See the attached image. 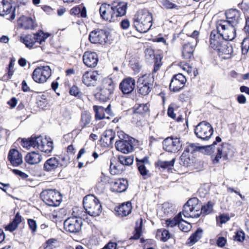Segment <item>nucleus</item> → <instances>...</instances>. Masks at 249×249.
Masks as SVG:
<instances>
[{
	"mask_svg": "<svg viewBox=\"0 0 249 249\" xmlns=\"http://www.w3.org/2000/svg\"><path fill=\"white\" fill-rule=\"evenodd\" d=\"M127 7V3L123 2L111 4L103 3L99 9L101 18L107 22H115L119 18L125 15Z\"/></svg>",
	"mask_w": 249,
	"mask_h": 249,
	"instance_id": "nucleus-1",
	"label": "nucleus"
},
{
	"mask_svg": "<svg viewBox=\"0 0 249 249\" xmlns=\"http://www.w3.org/2000/svg\"><path fill=\"white\" fill-rule=\"evenodd\" d=\"M116 83L110 76L104 78L94 94L95 98L100 102H106L109 100L114 94Z\"/></svg>",
	"mask_w": 249,
	"mask_h": 249,
	"instance_id": "nucleus-2",
	"label": "nucleus"
},
{
	"mask_svg": "<svg viewBox=\"0 0 249 249\" xmlns=\"http://www.w3.org/2000/svg\"><path fill=\"white\" fill-rule=\"evenodd\" d=\"M152 14L148 10H139L133 18V25L136 30L141 33H145L152 25Z\"/></svg>",
	"mask_w": 249,
	"mask_h": 249,
	"instance_id": "nucleus-3",
	"label": "nucleus"
},
{
	"mask_svg": "<svg viewBox=\"0 0 249 249\" xmlns=\"http://www.w3.org/2000/svg\"><path fill=\"white\" fill-rule=\"evenodd\" d=\"M221 142V139L219 136H217L215 141L209 145L205 146V150L208 155H212L215 153L216 155L213 159V163L217 164L219 163L220 159L223 160H227L229 159L230 149L228 148V145L222 143L217 145V142Z\"/></svg>",
	"mask_w": 249,
	"mask_h": 249,
	"instance_id": "nucleus-4",
	"label": "nucleus"
},
{
	"mask_svg": "<svg viewBox=\"0 0 249 249\" xmlns=\"http://www.w3.org/2000/svg\"><path fill=\"white\" fill-rule=\"evenodd\" d=\"M83 207L92 217L99 216L102 213V207L99 199L94 195H86L83 200Z\"/></svg>",
	"mask_w": 249,
	"mask_h": 249,
	"instance_id": "nucleus-5",
	"label": "nucleus"
},
{
	"mask_svg": "<svg viewBox=\"0 0 249 249\" xmlns=\"http://www.w3.org/2000/svg\"><path fill=\"white\" fill-rule=\"evenodd\" d=\"M117 136L119 140L115 144L116 150L124 154L132 152L134 150V139L122 130L117 131Z\"/></svg>",
	"mask_w": 249,
	"mask_h": 249,
	"instance_id": "nucleus-6",
	"label": "nucleus"
},
{
	"mask_svg": "<svg viewBox=\"0 0 249 249\" xmlns=\"http://www.w3.org/2000/svg\"><path fill=\"white\" fill-rule=\"evenodd\" d=\"M201 204L196 197L190 198L183 206L182 214L186 217H199L201 215Z\"/></svg>",
	"mask_w": 249,
	"mask_h": 249,
	"instance_id": "nucleus-7",
	"label": "nucleus"
},
{
	"mask_svg": "<svg viewBox=\"0 0 249 249\" xmlns=\"http://www.w3.org/2000/svg\"><path fill=\"white\" fill-rule=\"evenodd\" d=\"M40 196L47 205L52 207L58 206L62 200V195L56 189L44 190L40 193Z\"/></svg>",
	"mask_w": 249,
	"mask_h": 249,
	"instance_id": "nucleus-8",
	"label": "nucleus"
},
{
	"mask_svg": "<svg viewBox=\"0 0 249 249\" xmlns=\"http://www.w3.org/2000/svg\"><path fill=\"white\" fill-rule=\"evenodd\" d=\"M154 78L149 74H144L137 80V90L139 96L149 94L153 88Z\"/></svg>",
	"mask_w": 249,
	"mask_h": 249,
	"instance_id": "nucleus-9",
	"label": "nucleus"
},
{
	"mask_svg": "<svg viewBox=\"0 0 249 249\" xmlns=\"http://www.w3.org/2000/svg\"><path fill=\"white\" fill-rule=\"evenodd\" d=\"M236 26L228 24L223 19H218L215 22L216 28L221 30V34L227 41H231L236 37Z\"/></svg>",
	"mask_w": 249,
	"mask_h": 249,
	"instance_id": "nucleus-10",
	"label": "nucleus"
},
{
	"mask_svg": "<svg viewBox=\"0 0 249 249\" xmlns=\"http://www.w3.org/2000/svg\"><path fill=\"white\" fill-rule=\"evenodd\" d=\"M194 133L198 139L203 141H207L212 136L213 129L209 123L203 121L200 122L195 127Z\"/></svg>",
	"mask_w": 249,
	"mask_h": 249,
	"instance_id": "nucleus-11",
	"label": "nucleus"
},
{
	"mask_svg": "<svg viewBox=\"0 0 249 249\" xmlns=\"http://www.w3.org/2000/svg\"><path fill=\"white\" fill-rule=\"evenodd\" d=\"M187 83L185 76L181 73L174 74L169 86V90L174 93H178L185 88Z\"/></svg>",
	"mask_w": 249,
	"mask_h": 249,
	"instance_id": "nucleus-12",
	"label": "nucleus"
},
{
	"mask_svg": "<svg viewBox=\"0 0 249 249\" xmlns=\"http://www.w3.org/2000/svg\"><path fill=\"white\" fill-rule=\"evenodd\" d=\"M52 74V70L49 66L38 67L32 73V78L38 83H44Z\"/></svg>",
	"mask_w": 249,
	"mask_h": 249,
	"instance_id": "nucleus-13",
	"label": "nucleus"
},
{
	"mask_svg": "<svg viewBox=\"0 0 249 249\" xmlns=\"http://www.w3.org/2000/svg\"><path fill=\"white\" fill-rule=\"evenodd\" d=\"M181 147V142L180 138L178 137H168L162 142L163 150L170 153H177L180 150Z\"/></svg>",
	"mask_w": 249,
	"mask_h": 249,
	"instance_id": "nucleus-14",
	"label": "nucleus"
},
{
	"mask_svg": "<svg viewBox=\"0 0 249 249\" xmlns=\"http://www.w3.org/2000/svg\"><path fill=\"white\" fill-rule=\"evenodd\" d=\"M108 33L103 29H96L90 32L89 41L93 44H105L108 40Z\"/></svg>",
	"mask_w": 249,
	"mask_h": 249,
	"instance_id": "nucleus-15",
	"label": "nucleus"
},
{
	"mask_svg": "<svg viewBox=\"0 0 249 249\" xmlns=\"http://www.w3.org/2000/svg\"><path fill=\"white\" fill-rule=\"evenodd\" d=\"M226 41L221 34V30L216 28L211 32L209 36V47L214 51L216 50Z\"/></svg>",
	"mask_w": 249,
	"mask_h": 249,
	"instance_id": "nucleus-16",
	"label": "nucleus"
},
{
	"mask_svg": "<svg viewBox=\"0 0 249 249\" xmlns=\"http://www.w3.org/2000/svg\"><path fill=\"white\" fill-rule=\"evenodd\" d=\"M99 75L98 71L88 70L83 74L81 81L87 87H93L97 85Z\"/></svg>",
	"mask_w": 249,
	"mask_h": 249,
	"instance_id": "nucleus-17",
	"label": "nucleus"
},
{
	"mask_svg": "<svg viewBox=\"0 0 249 249\" xmlns=\"http://www.w3.org/2000/svg\"><path fill=\"white\" fill-rule=\"evenodd\" d=\"M136 81L134 78L128 76L124 78L119 84V88L124 95L131 94L135 89Z\"/></svg>",
	"mask_w": 249,
	"mask_h": 249,
	"instance_id": "nucleus-18",
	"label": "nucleus"
},
{
	"mask_svg": "<svg viewBox=\"0 0 249 249\" xmlns=\"http://www.w3.org/2000/svg\"><path fill=\"white\" fill-rule=\"evenodd\" d=\"M9 15L6 18L9 20H13L15 19V8L13 7L12 4L9 2L8 0H0V16H5Z\"/></svg>",
	"mask_w": 249,
	"mask_h": 249,
	"instance_id": "nucleus-19",
	"label": "nucleus"
},
{
	"mask_svg": "<svg viewBox=\"0 0 249 249\" xmlns=\"http://www.w3.org/2000/svg\"><path fill=\"white\" fill-rule=\"evenodd\" d=\"M82 222L75 217H69L64 222L65 230L71 233L78 232L81 229Z\"/></svg>",
	"mask_w": 249,
	"mask_h": 249,
	"instance_id": "nucleus-20",
	"label": "nucleus"
},
{
	"mask_svg": "<svg viewBox=\"0 0 249 249\" xmlns=\"http://www.w3.org/2000/svg\"><path fill=\"white\" fill-rule=\"evenodd\" d=\"M241 13L236 9L231 8L227 10L225 12L226 19H223L225 22L231 25H237L241 19Z\"/></svg>",
	"mask_w": 249,
	"mask_h": 249,
	"instance_id": "nucleus-21",
	"label": "nucleus"
},
{
	"mask_svg": "<svg viewBox=\"0 0 249 249\" xmlns=\"http://www.w3.org/2000/svg\"><path fill=\"white\" fill-rule=\"evenodd\" d=\"M128 186L126 179L124 178H117L112 180L109 187L110 191L114 193H121L127 189Z\"/></svg>",
	"mask_w": 249,
	"mask_h": 249,
	"instance_id": "nucleus-22",
	"label": "nucleus"
},
{
	"mask_svg": "<svg viewBox=\"0 0 249 249\" xmlns=\"http://www.w3.org/2000/svg\"><path fill=\"white\" fill-rule=\"evenodd\" d=\"M7 159L13 167L19 166L23 163L22 154L15 148H12L9 151Z\"/></svg>",
	"mask_w": 249,
	"mask_h": 249,
	"instance_id": "nucleus-23",
	"label": "nucleus"
},
{
	"mask_svg": "<svg viewBox=\"0 0 249 249\" xmlns=\"http://www.w3.org/2000/svg\"><path fill=\"white\" fill-rule=\"evenodd\" d=\"M136 162L138 170L143 178L146 179L150 177V174L149 173V170L145 166V164H149L150 163L149 158L147 156H145L142 159L136 158Z\"/></svg>",
	"mask_w": 249,
	"mask_h": 249,
	"instance_id": "nucleus-24",
	"label": "nucleus"
},
{
	"mask_svg": "<svg viewBox=\"0 0 249 249\" xmlns=\"http://www.w3.org/2000/svg\"><path fill=\"white\" fill-rule=\"evenodd\" d=\"M215 51L216 52L219 57L222 59H230L233 55L232 47L228 41H226Z\"/></svg>",
	"mask_w": 249,
	"mask_h": 249,
	"instance_id": "nucleus-25",
	"label": "nucleus"
},
{
	"mask_svg": "<svg viewBox=\"0 0 249 249\" xmlns=\"http://www.w3.org/2000/svg\"><path fill=\"white\" fill-rule=\"evenodd\" d=\"M84 64L89 68H95L98 62V56L95 52H86L83 56Z\"/></svg>",
	"mask_w": 249,
	"mask_h": 249,
	"instance_id": "nucleus-26",
	"label": "nucleus"
},
{
	"mask_svg": "<svg viewBox=\"0 0 249 249\" xmlns=\"http://www.w3.org/2000/svg\"><path fill=\"white\" fill-rule=\"evenodd\" d=\"M196 45L192 42L188 41L182 47V57L183 59L190 60L194 58V53Z\"/></svg>",
	"mask_w": 249,
	"mask_h": 249,
	"instance_id": "nucleus-27",
	"label": "nucleus"
},
{
	"mask_svg": "<svg viewBox=\"0 0 249 249\" xmlns=\"http://www.w3.org/2000/svg\"><path fill=\"white\" fill-rule=\"evenodd\" d=\"M132 206L130 201L122 203L115 208L116 215L119 217H124L129 215L132 212Z\"/></svg>",
	"mask_w": 249,
	"mask_h": 249,
	"instance_id": "nucleus-28",
	"label": "nucleus"
},
{
	"mask_svg": "<svg viewBox=\"0 0 249 249\" xmlns=\"http://www.w3.org/2000/svg\"><path fill=\"white\" fill-rule=\"evenodd\" d=\"M34 97L36 98V104L39 108L45 110L50 107L48 100L49 96L47 93H37Z\"/></svg>",
	"mask_w": 249,
	"mask_h": 249,
	"instance_id": "nucleus-29",
	"label": "nucleus"
},
{
	"mask_svg": "<svg viewBox=\"0 0 249 249\" xmlns=\"http://www.w3.org/2000/svg\"><path fill=\"white\" fill-rule=\"evenodd\" d=\"M70 14L78 18H86L87 11L83 3L73 7L70 10Z\"/></svg>",
	"mask_w": 249,
	"mask_h": 249,
	"instance_id": "nucleus-30",
	"label": "nucleus"
},
{
	"mask_svg": "<svg viewBox=\"0 0 249 249\" xmlns=\"http://www.w3.org/2000/svg\"><path fill=\"white\" fill-rule=\"evenodd\" d=\"M91 114L88 111H84L81 112L80 119L79 123L81 130L89 127L91 124Z\"/></svg>",
	"mask_w": 249,
	"mask_h": 249,
	"instance_id": "nucleus-31",
	"label": "nucleus"
},
{
	"mask_svg": "<svg viewBox=\"0 0 249 249\" xmlns=\"http://www.w3.org/2000/svg\"><path fill=\"white\" fill-rule=\"evenodd\" d=\"M115 137V133L112 129L106 130L102 135L101 142L105 146H109L111 145Z\"/></svg>",
	"mask_w": 249,
	"mask_h": 249,
	"instance_id": "nucleus-32",
	"label": "nucleus"
},
{
	"mask_svg": "<svg viewBox=\"0 0 249 249\" xmlns=\"http://www.w3.org/2000/svg\"><path fill=\"white\" fill-rule=\"evenodd\" d=\"M203 234V230L200 228H197L187 239L186 245L189 247L194 245L202 238Z\"/></svg>",
	"mask_w": 249,
	"mask_h": 249,
	"instance_id": "nucleus-33",
	"label": "nucleus"
},
{
	"mask_svg": "<svg viewBox=\"0 0 249 249\" xmlns=\"http://www.w3.org/2000/svg\"><path fill=\"white\" fill-rule=\"evenodd\" d=\"M60 164V162L56 157H52L45 162L43 166L44 170L46 172L54 171L59 167Z\"/></svg>",
	"mask_w": 249,
	"mask_h": 249,
	"instance_id": "nucleus-34",
	"label": "nucleus"
},
{
	"mask_svg": "<svg viewBox=\"0 0 249 249\" xmlns=\"http://www.w3.org/2000/svg\"><path fill=\"white\" fill-rule=\"evenodd\" d=\"M126 169L124 166L120 164L117 160L111 161L109 166V172L112 175L122 174Z\"/></svg>",
	"mask_w": 249,
	"mask_h": 249,
	"instance_id": "nucleus-35",
	"label": "nucleus"
},
{
	"mask_svg": "<svg viewBox=\"0 0 249 249\" xmlns=\"http://www.w3.org/2000/svg\"><path fill=\"white\" fill-rule=\"evenodd\" d=\"M175 161V158H173L170 161H163L160 160H159L155 162V166L156 168H158L159 170H167L169 171L172 170Z\"/></svg>",
	"mask_w": 249,
	"mask_h": 249,
	"instance_id": "nucleus-36",
	"label": "nucleus"
},
{
	"mask_svg": "<svg viewBox=\"0 0 249 249\" xmlns=\"http://www.w3.org/2000/svg\"><path fill=\"white\" fill-rule=\"evenodd\" d=\"M33 36L34 42L41 44L45 41L48 37L51 36L52 34L49 33H45L41 29L38 28V31L36 33H33Z\"/></svg>",
	"mask_w": 249,
	"mask_h": 249,
	"instance_id": "nucleus-37",
	"label": "nucleus"
},
{
	"mask_svg": "<svg viewBox=\"0 0 249 249\" xmlns=\"http://www.w3.org/2000/svg\"><path fill=\"white\" fill-rule=\"evenodd\" d=\"M148 103L137 104L133 107V111L147 117L149 116L150 111Z\"/></svg>",
	"mask_w": 249,
	"mask_h": 249,
	"instance_id": "nucleus-38",
	"label": "nucleus"
},
{
	"mask_svg": "<svg viewBox=\"0 0 249 249\" xmlns=\"http://www.w3.org/2000/svg\"><path fill=\"white\" fill-rule=\"evenodd\" d=\"M143 227V219L140 217L135 222V226L134 230L133 232V235L132 236L130 239L138 240L142 234Z\"/></svg>",
	"mask_w": 249,
	"mask_h": 249,
	"instance_id": "nucleus-39",
	"label": "nucleus"
},
{
	"mask_svg": "<svg viewBox=\"0 0 249 249\" xmlns=\"http://www.w3.org/2000/svg\"><path fill=\"white\" fill-rule=\"evenodd\" d=\"M147 122V117L133 111L131 122L137 126H142Z\"/></svg>",
	"mask_w": 249,
	"mask_h": 249,
	"instance_id": "nucleus-40",
	"label": "nucleus"
},
{
	"mask_svg": "<svg viewBox=\"0 0 249 249\" xmlns=\"http://www.w3.org/2000/svg\"><path fill=\"white\" fill-rule=\"evenodd\" d=\"M53 142L51 138L45 137L43 143L40 151L47 154H50L53 149Z\"/></svg>",
	"mask_w": 249,
	"mask_h": 249,
	"instance_id": "nucleus-41",
	"label": "nucleus"
},
{
	"mask_svg": "<svg viewBox=\"0 0 249 249\" xmlns=\"http://www.w3.org/2000/svg\"><path fill=\"white\" fill-rule=\"evenodd\" d=\"M182 213L179 212L174 218H168L165 220V224L167 228H173L176 226H178L180 222L183 221L182 218Z\"/></svg>",
	"mask_w": 249,
	"mask_h": 249,
	"instance_id": "nucleus-42",
	"label": "nucleus"
},
{
	"mask_svg": "<svg viewBox=\"0 0 249 249\" xmlns=\"http://www.w3.org/2000/svg\"><path fill=\"white\" fill-rule=\"evenodd\" d=\"M21 222V216L18 213H17L13 220L8 225L4 226V228L6 231H13L17 228L18 224Z\"/></svg>",
	"mask_w": 249,
	"mask_h": 249,
	"instance_id": "nucleus-43",
	"label": "nucleus"
},
{
	"mask_svg": "<svg viewBox=\"0 0 249 249\" xmlns=\"http://www.w3.org/2000/svg\"><path fill=\"white\" fill-rule=\"evenodd\" d=\"M163 56L160 54H156L155 57L153 58V69L152 71V74H155L160 71L163 64L162 59Z\"/></svg>",
	"mask_w": 249,
	"mask_h": 249,
	"instance_id": "nucleus-44",
	"label": "nucleus"
},
{
	"mask_svg": "<svg viewBox=\"0 0 249 249\" xmlns=\"http://www.w3.org/2000/svg\"><path fill=\"white\" fill-rule=\"evenodd\" d=\"M171 235L169 231L165 229H159L157 231L156 237L161 241L165 242L171 238Z\"/></svg>",
	"mask_w": 249,
	"mask_h": 249,
	"instance_id": "nucleus-45",
	"label": "nucleus"
},
{
	"mask_svg": "<svg viewBox=\"0 0 249 249\" xmlns=\"http://www.w3.org/2000/svg\"><path fill=\"white\" fill-rule=\"evenodd\" d=\"M86 214L88 213V212L85 210V208L80 207H74L72 208V217H75L76 219L78 218L82 219L86 216Z\"/></svg>",
	"mask_w": 249,
	"mask_h": 249,
	"instance_id": "nucleus-46",
	"label": "nucleus"
},
{
	"mask_svg": "<svg viewBox=\"0 0 249 249\" xmlns=\"http://www.w3.org/2000/svg\"><path fill=\"white\" fill-rule=\"evenodd\" d=\"M69 93L71 96L79 99H81L83 96V93L81 89L76 85H73L72 86L70 87Z\"/></svg>",
	"mask_w": 249,
	"mask_h": 249,
	"instance_id": "nucleus-47",
	"label": "nucleus"
},
{
	"mask_svg": "<svg viewBox=\"0 0 249 249\" xmlns=\"http://www.w3.org/2000/svg\"><path fill=\"white\" fill-rule=\"evenodd\" d=\"M44 138L45 137L41 135L32 136V147L40 151L43 143Z\"/></svg>",
	"mask_w": 249,
	"mask_h": 249,
	"instance_id": "nucleus-48",
	"label": "nucleus"
},
{
	"mask_svg": "<svg viewBox=\"0 0 249 249\" xmlns=\"http://www.w3.org/2000/svg\"><path fill=\"white\" fill-rule=\"evenodd\" d=\"M118 161L121 164L124 166H130L132 165L134 161V157L133 156H118Z\"/></svg>",
	"mask_w": 249,
	"mask_h": 249,
	"instance_id": "nucleus-49",
	"label": "nucleus"
},
{
	"mask_svg": "<svg viewBox=\"0 0 249 249\" xmlns=\"http://www.w3.org/2000/svg\"><path fill=\"white\" fill-rule=\"evenodd\" d=\"M214 205V203L211 201H209L206 204H204L203 205H201V208L200 211L201 214L203 215H206L211 213L213 210V207Z\"/></svg>",
	"mask_w": 249,
	"mask_h": 249,
	"instance_id": "nucleus-50",
	"label": "nucleus"
},
{
	"mask_svg": "<svg viewBox=\"0 0 249 249\" xmlns=\"http://www.w3.org/2000/svg\"><path fill=\"white\" fill-rule=\"evenodd\" d=\"M18 23L24 29H30L31 27V18L22 16L18 20Z\"/></svg>",
	"mask_w": 249,
	"mask_h": 249,
	"instance_id": "nucleus-51",
	"label": "nucleus"
},
{
	"mask_svg": "<svg viewBox=\"0 0 249 249\" xmlns=\"http://www.w3.org/2000/svg\"><path fill=\"white\" fill-rule=\"evenodd\" d=\"M93 110L94 111L95 119L96 120H102L106 117L104 107L102 106H93Z\"/></svg>",
	"mask_w": 249,
	"mask_h": 249,
	"instance_id": "nucleus-52",
	"label": "nucleus"
},
{
	"mask_svg": "<svg viewBox=\"0 0 249 249\" xmlns=\"http://www.w3.org/2000/svg\"><path fill=\"white\" fill-rule=\"evenodd\" d=\"M177 108V105L175 103L171 104L169 106L167 109V115L169 117L174 120H177L178 122H179L182 120V118L181 116H178L177 118L176 117V115L174 113V111Z\"/></svg>",
	"mask_w": 249,
	"mask_h": 249,
	"instance_id": "nucleus-53",
	"label": "nucleus"
},
{
	"mask_svg": "<svg viewBox=\"0 0 249 249\" xmlns=\"http://www.w3.org/2000/svg\"><path fill=\"white\" fill-rule=\"evenodd\" d=\"M112 181V179L109 176H106L105 174L102 173L99 180L97 183V185L105 186L107 184H110V186Z\"/></svg>",
	"mask_w": 249,
	"mask_h": 249,
	"instance_id": "nucleus-54",
	"label": "nucleus"
},
{
	"mask_svg": "<svg viewBox=\"0 0 249 249\" xmlns=\"http://www.w3.org/2000/svg\"><path fill=\"white\" fill-rule=\"evenodd\" d=\"M14 60L13 59H11L10 63L8 65V72L6 74H5L3 76L2 78L4 81H8L10 79H11L12 76L14 73Z\"/></svg>",
	"mask_w": 249,
	"mask_h": 249,
	"instance_id": "nucleus-55",
	"label": "nucleus"
},
{
	"mask_svg": "<svg viewBox=\"0 0 249 249\" xmlns=\"http://www.w3.org/2000/svg\"><path fill=\"white\" fill-rule=\"evenodd\" d=\"M246 237V234L245 232L242 230H237L234 232V235L233 236V240L237 242L242 243L245 240Z\"/></svg>",
	"mask_w": 249,
	"mask_h": 249,
	"instance_id": "nucleus-56",
	"label": "nucleus"
},
{
	"mask_svg": "<svg viewBox=\"0 0 249 249\" xmlns=\"http://www.w3.org/2000/svg\"><path fill=\"white\" fill-rule=\"evenodd\" d=\"M179 163L184 166H188L191 163L190 155L183 152L180 157Z\"/></svg>",
	"mask_w": 249,
	"mask_h": 249,
	"instance_id": "nucleus-57",
	"label": "nucleus"
},
{
	"mask_svg": "<svg viewBox=\"0 0 249 249\" xmlns=\"http://www.w3.org/2000/svg\"><path fill=\"white\" fill-rule=\"evenodd\" d=\"M65 212V210L64 209H59L58 210L54 211L51 215L53 220L60 221Z\"/></svg>",
	"mask_w": 249,
	"mask_h": 249,
	"instance_id": "nucleus-58",
	"label": "nucleus"
},
{
	"mask_svg": "<svg viewBox=\"0 0 249 249\" xmlns=\"http://www.w3.org/2000/svg\"><path fill=\"white\" fill-rule=\"evenodd\" d=\"M58 157V159L60 162L59 166L66 167L70 163V158L68 154H61Z\"/></svg>",
	"mask_w": 249,
	"mask_h": 249,
	"instance_id": "nucleus-59",
	"label": "nucleus"
},
{
	"mask_svg": "<svg viewBox=\"0 0 249 249\" xmlns=\"http://www.w3.org/2000/svg\"><path fill=\"white\" fill-rule=\"evenodd\" d=\"M20 41L27 47L31 49V36L30 35L22 34L20 37Z\"/></svg>",
	"mask_w": 249,
	"mask_h": 249,
	"instance_id": "nucleus-60",
	"label": "nucleus"
},
{
	"mask_svg": "<svg viewBox=\"0 0 249 249\" xmlns=\"http://www.w3.org/2000/svg\"><path fill=\"white\" fill-rule=\"evenodd\" d=\"M199 149L200 148L194 143H190L186 146L183 152L190 155V154H193Z\"/></svg>",
	"mask_w": 249,
	"mask_h": 249,
	"instance_id": "nucleus-61",
	"label": "nucleus"
},
{
	"mask_svg": "<svg viewBox=\"0 0 249 249\" xmlns=\"http://www.w3.org/2000/svg\"><path fill=\"white\" fill-rule=\"evenodd\" d=\"M129 65L131 68L134 71L135 73H138L142 68L140 63L136 60H131L129 61Z\"/></svg>",
	"mask_w": 249,
	"mask_h": 249,
	"instance_id": "nucleus-62",
	"label": "nucleus"
},
{
	"mask_svg": "<svg viewBox=\"0 0 249 249\" xmlns=\"http://www.w3.org/2000/svg\"><path fill=\"white\" fill-rule=\"evenodd\" d=\"M57 243V239L51 238L47 240L45 243L44 248L45 249H53L56 247L55 245Z\"/></svg>",
	"mask_w": 249,
	"mask_h": 249,
	"instance_id": "nucleus-63",
	"label": "nucleus"
},
{
	"mask_svg": "<svg viewBox=\"0 0 249 249\" xmlns=\"http://www.w3.org/2000/svg\"><path fill=\"white\" fill-rule=\"evenodd\" d=\"M242 53L246 54L249 50V37L245 38L241 43Z\"/></svg>",
	"mask_w": 249,
	"mask_h": 249,
	"instance_id": "nucleus-64",
	"label": "nucleus"
}]
</instances>
